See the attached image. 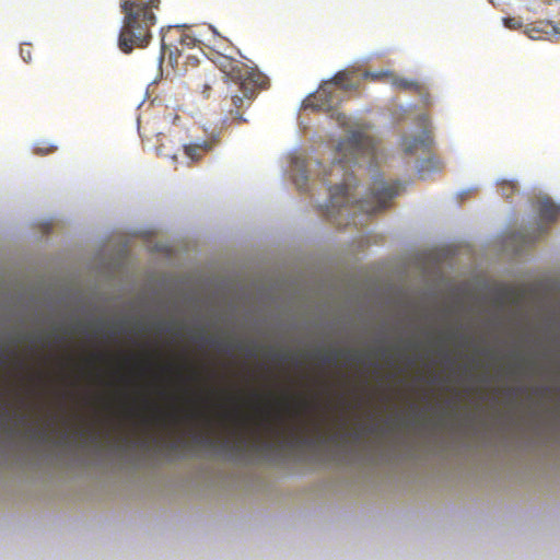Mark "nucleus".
<instances>
[{
	"label": "nucleus",
	"mask_w": 560,
	"mask_h": 560,
	"mask_svg": "<svg viewBox=\"0 0 560 560\" xmlns=\"http://www.w3.org/2000/svg\"><path fill=\"white\" fill-rule=\"evenodd\" d=\"M376 160L375 140L361 131H353L338 142L330 171L328 174L323 173V180L329 183V177L341 176V183L329 187V205L326 209L327 218L337 226L349 225L350 215H353L355 210L375 214L387 209L390 206V200L400 192L401 184L399 182H385L376 178L364 199H353L351 189L355 184L349 168L363 164L371 166ZM351 219L354 222V218Z\"/></svg>",
	"instance_id": "f257e3e1"
},
{
	"label": "nucleus",
	"mask_w": 560,
	"mask_h": 560,
	"mask_svg": "<svg viewBox=\"0 0 560 560\" xmlns=\"http://www.w3.org/2000/svg\"><path fill=\"white\" fill-rule=\"evenodd\" d=\"M281 405L291 418L299 421L298 424L287 425L284 415L280 411L271 418L270 409L266 408L262 410L260 424L271 438L270 440H266L262 434L256 430L253 431V439L248 440L243 430H238L235 432V439L233 441L228 439L222 441V447L233 453L242 454L249 447L256 450H271L276 445L290 447L312 446L325 440L320 420H313L310 423L303 421L304 415L316 407L314 404L303 398L296 400L295 406H292L287 397L281 400ZM225 417H233L240 429H246L248 425V419L241 417L237 410L233 413H225Z\"/></svg>",
	"instance_id": "f03ea898"
},
{
	"label": "nucleus",
	"mask_w": 560,
	"mask_h": 560,
	"mask_svg": "<svg viewBox=\"0 0 560 560\" xmlns=\"http://www.w3.org/2000/svg\"><path fill=\"white\" fill-rule=\"evenodd\" d=\"M161 0H121L120 10L124 14L122 26L118 36V47L125 54L135 48L149 45L151 28L156 24L155 10L160 9Z\"/></svg>",
	"instance_id": "7ed1b4c3"
},
{
	"label": "nucleus",
	"mask_w": 560,
	"mask_h": 560,
	"mask_svg": "<svg viewBox=\"0 0 560 560\" xmlns=\"http://www.w3.org/2000/svg\"><path fill=\"white\" fill-rule=\"evenodd\" d=\"M266 84V77L261 75L259 79L256 78L247 79L245 82L237 83L238 93H233L231 96V106L228 108L230 118L237 122H245L246 119L242 115V110L248 108L255 98L259 89H262Z\"/></svg>",
	"instance_id": "20e7f679"
},
{
	"label": "nucleus",
	"mask_w": 560,
	"mask_h": 560,
	"mask_svg": "<svg viewBox=\"0 0 560 560\" xmlns=\"http://www.w3.org/2000/svg\"><path fill=\"white\" fill-rule=\"evenodd\" d=\"M342 102V96L331 82H324L319 89L304 101L305 108L330 112Z\"/></svg>",
	"instance_id": "39448f33"
},
{
	"label": "nucleus",
	"mask_w": 560,
	"mask_h": 560,
	"mask_svg": "<svg viewBox=\"0 0 560 560\" xmlns=\"http://www.w3.org/2000/svg\"><path fill=\"white\" fill-rule=\"evenodd\" d=\"M220 71L235 84L245 82L247 79H259L264 75L256 69L247 67L245 63L233 58L222 56L218 61Z\"/></svg>",
	"instance_id": "423d86ee"
},
{
	"label": "nucleus",
	"mask_w": 560,
	"mask_h": 560,
	"mask_svg": "<svg viewBox=\"0 0 560 560\" xmlns=\"http://www.w3.org/2000/svg\"><path fill=\"white\" fill-rule=\"evenodd\" d=\"M430 119L428 115L419 117V125L422 127L421 135L418 137H404L401 139V147L406 154H416L419 151L429 150L432 138L428 129Z\"/></svg>",
	"instance_id": "0eeeda50"
},
{
	"label": "nucleus",
	"mask_w": 560,
	"mask_h": 560,
	"mask_svg": "<svg viewBox=\"0 0 560 560\" xmlns=\"http://www.w3.org/2000/svg\"><path fill=\"white\" fill-rule=\"evenodd\" d=\"M380 75L390 77L392 78L390 83L395 89H398L401 91L415 92L420 95L422 102L425 105L430 104V94L423 83H421L417 80H413V79L396 77L389 72H384L382 74L369 73V72L365 73L366 78H372V79H376Z\"/></svg>",
	"instance_id": "6e6552de"
},
{
	"label": "nucleus",
	"mask_w": 560,
	"mask_h": 560,
	"mask_svg": "<svg viewBox=\"0 0 560 560\" xmlns=\"http://www.w3.org/2000/svg\"><path fill=\"white\" fill-rule=\"evenodd\" d=\"M538 213L541 220L553 222L560 213V207L556 206L550 199L544 198L538 202Z\"/></svg>",
	"instance_id": "1a4fd4ad"
},
{
	"label": "nucleus",
	"mask_w": 560,
	"mask_h": 560,
	"mask_svg": "<svg viewBox=\"0 0 560 560\" xmlns=\"http://www.w3.org/2000/svg\"><path fill=\"white\" fill-rule=\"evenodd\" d=\"M212 142L203 141L184 145L185 154L192 161H199L205 153L212 149Z\"/></svg>",
	"instance_id": "9d476101"
},
{
	"label": "nucleus",
	"mask_w": 560,
	"mask_h": 560,
	"mask_svg": "<svg viewBox=\"0 0 560 560\" xmlns=\"http://www.w3.org/2000/svg\"><path fill=\"white\" fill-rule=\"evenodd\" d=\"M328 82H331L341 94L357 89V85L350 81V74L346 71L337 72Z\"/></svg>",
	"instance_id": "9b49d317"
},
{
	"label": "nucleus",
	"mask_w": 560,
	"mask_h": 560,
	"mask_svg": "<svg viewBox=\"0 0 560 560\" xmlns=\"http://www.w3.org/2000/svg\"><path fill=\"white\" fill-rule=\"evenodd\" d=\"M145 404L151 407L154 411L153 420L159 423H177L179 421L178 412L176 410L164 413L162 412L156 405L150 402L148 399L145 400Z\"/></svg>",
	"instance_id": "f8f14e48"
},
{
	"label": "nucleus",
	"mask_w": 560,
	"mask_h": 560,
	"mask_svg": "<svg viewBox=\"0 0 560 560\" xmlns=\"http://www.w3.org/2000/svg\"><path fill=\"white\" fill-rule=\"evenodd\" d=\"M341 355H346L347 359H349L351 361H359V359H360L359 354L351 350H348V351L334 350L331 352L323 354L320 357V359L325 364H331V363H336Z\"/></svg>",
	"instance_id": "ddd939ff"
},
{
	"label": "nucleus",
	"mask_w": 560,
	"mask_h": 560,
	"mask_svg": "<svg viewBox=\"0 0 560 560\" xmlns=\"http://www.w3.org/2000/svg\"><path fill=\"white\" fill-rule=\"evenodd\" d=\"M542 23H533L526 26L524 33L532 39H541L544 34H547Z\"/></svg>",
	"instance_id": "4468645a"
},
{
	"label": "nucleus",
	"mask_w": 560,
	"mask_h": 560,
	"mask_svg": "<svg viewBox=\"0 0 560 560\" xmlns=\"http://www.w3.org/2000/svg\"><path fill=\"white\" fill-rule=\"evenodd\" d=\"M517 187L516 184L513 182H506L504 180L501 186L502 196L506 199L511 198L514 192L516 191Z\"/></svg>",
	"instance_id": "2eb2a0df"
},
{
	"label": "nucleus",
	"mask_w": 560,
	"mask_h": 560,
	"mask_svg": "<svg viewBox=\"0 0 560 560\" xmlns=\"http://www.w3.org/2000/svg\"><path fill=\"white\" fill-rule=\"evenodd\" d=\"M194 440L196 443L207 445V446H212V445H214V442H215L214 439L211 438L208 433L195 434Z\"/></svg>",
	"instance_id": "dca6fc26"
},
{
	"label": "nucleus",
	"mask_w": 560,
	"mask_h": 560,
	"mask_svg": "<svg viewBox=\"0 0 560 560\" xmlns=\"http://www.w3.org/2000/svg\"><path fill=\"white\" fill-rule=\"evenodd\" d=\"M186 417L189 420H203L207 424H209V422H210V420L207 417V415L203 411L199 410V409H194V410L189 411L186 415Z\"/></svg>",
	"instance_id": "f3484780"
},
{
	"label": "nucleus",
	"mask_w": 560,
	"mask_h": 560,
	"mask_svg": "<svg viewBox=\"0 0 560 560\" xmlns=\"http://www.w3.org/2000/svg\"><path fill=\"white\" fill-rule=\"evenodd\" d=\"M20 55L25 62H30L32 60V46L23 44L20 48Z\"/></svg>",
	"instance_id": "a211bd4d"
},
{
	"label": "nucleus",
	"mask_w": 560,
	"mask_h": 560,
	"mask_svg": "<svg viewBox=\"0 0 560 560\" xmlns=\"http://www.w3.org/2000/svg\"><path fill=\"white\" fill-rule=\"evenodd\" d=\"M503 23L504 26L510 30H517L522 26V22L516 18H504Z\"/></svg>",
	"instance_id": "6ab92c4d"
},
{
	"label": "nucleus",
	"mask_w": 560,
	"mask_h": 560,
	"mask_svg": "<svg viewBox=\"0 0 560 560\" xmlns=\"http://www.w3.org/2000/svg\"><path fill=\"white\" fill-rule=\"evenodd\" d=\"M158 152H159V154H160V155H162V156L171 158V159H173V160H175V159H176V154H172V153L167 152V151L165 150V145H164V144H161V145L158 148Z\"/></svg>",
	"instance_id": "aec40b11"
},
{
	"label": "nucleus",
	"mask_w": 560,
	"mask_h": 560,
	"mask_svg": "<svg viewBox=\"0 0 560 560\" xmlns=\"http://www.w3.org/2000/svg\"><path fill=\"white\" fill-rule=\"evenodd\" d=\"M165 444H166V446H167L170 450L175 451V450H177V448L180 446L182 441H173V442H167V443H165Z\"/></svg>",
	"instance_id": "412c9836"
},
{
	"label": "nucleus",
	"mask_w": 560,
	"mask_h": 560,
	"mask_svg": "<svg viewBox=\"0 0 560 560\" xmlns=\"http://www.w3.org/2000/svg\"><path fill=\"white\" fill-rule=\"evenodd\" d=\"M54 150H55V148H52V147L36 148V152L39 153V154H48V153L52 152Z\"/></svg>",
	"instance_id": "4be33fe9"
},
{
	"label": "nucleus",
	"mask_w": 560,
	"mask_h": 560,
	"mask_svg": "<svg viewBox=\"0 0 560 560\" xmlns=\"http://www.w3.org/2000/svg\"><path fill=\"white\" fill-rule=\"evenodd\" d=\"M210 90H211V84L206 82L202 88V94L205 95V97H209Z\"/></svg>",
	"instance_id": "5701e85b"
},
{
	"label": "nucleus",
	"mask_w": 560,
	"mask_h": 560,
	"mask_svg": "<svg viewBox=\"0 0 560 560\" xmlns=\"http://www.w3.org/2000/svg\"><path fill=\"white\" fill-rule=\"evenodd\" d=\"M341 438H342V436H341L340 434H334V435H331V436H330V439H331L332 441H338V440H339V439H341Z\"/></svg>",
	"instance_id": "b1692460"
},
{
	"label": "nucleus",
	"mask_w": 560,
	"mask_h": 560,
	"mask_svg": "<svg viewBox=\"0 0 560 560\" xmlns=\"http://www.w3.org/2000/svg\"><path fill=\"white\" fill-rule=\"evenodd\" d=\"M546 232V229L539 228L538 236L544 234Z\"/></svg>",
	"instance_id": "393cba45"
},
{
	"label": "nucleus",
	"mask_w": 560,
	"mask_h": 560,
	"mask_svg": "<svg viewBox=\"0 0 560 560\" xmlns=\"http://www.w3.org/2000/svg\"><path fill=\"white\" fill-rule=\"evenodd\" d=\"M94 357H95L96 359H102V358L104 357V354H103V353H96Z\"/></svg>",
	"instance_id": "a878e982"
},
{
	"label": "nucleus",
	"mask_w": 560,
	"mask_h": 560,
	"mask_svg": "<svg viewBox=\"0 0 560 560\" xmlns=\"http://www.w3.org/2000/svg\"><path fill=\"white\" fill-rule=\"evenodd\" d=\"M158 326H159V329H160V330H163V329H164V324H163V323H159V325H158Z\"/></svg>",
	"instance_id": "bb28decb"
},
{
	"label": "nucleus",
	"mask_w": 560,
	"mask_h": 560,
	"mask_svg": "<svg viewBox=\"0 0 560 560\" xmlns=\"http://www.w3.org/2000/svg\"><path fill=\"white\" fill-rule=\"evenodd\" d=\"M211 343H213V345H215V346H217L219 342H218L217 340H214V339H213V340H211Z\"/></svg>",
	"instance_id": "cd10ccee"
},
{
	"label": "nucleus",
	"mask_w": 560,
	"mask_h": 560,
	"mask_svg": "<svg viewBox=\"0 0 560 560\" xmlns=\"http://www.w3.org/2000/svg\"><path fill=\"white\" fill-rule=\"evenodd\" d=\"M199 339H200V340H205V336H203V335H200V336H199Z\"/></svg>",
	"instance_id": "c85d7f7f"
},
{
	"label": "nucleus",
	"mask_w": 560,
	"mask_h": 560,
	"mask_svg": "<svg viewBox=\"0 0 560 560\" xmlns=\"http://www.w3.org/2000/svg\"><path fill=\"white\" fill-rule=\"evenodd\" d=\"M254 396H255L256 398H258V397H259L258 393H256V392L254 393Z\"/></svg>",
	"instance_id": "c756f323"
},
{
	"label": "nucleus",
	"mask_w": 560,
	"mask_h": 560,
	"mask_svg": "<svg viewBox=\"0 0 560 560\" xmlns=\"http://www.w3.org/2000/svg\"><path fill=\"white\" fill-rule=\"evenodd\" d=\"M2 352V349H0V353Z\"/></svg>",
	"instance_id": "7c9ffc66"
}]
</instances>
